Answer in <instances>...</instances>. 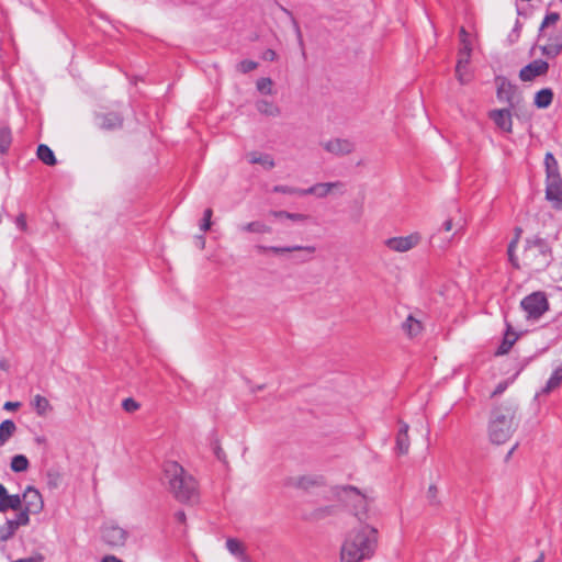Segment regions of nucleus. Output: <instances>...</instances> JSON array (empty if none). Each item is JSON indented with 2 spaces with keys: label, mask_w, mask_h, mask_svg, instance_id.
<instances>
[{
  "label": "nucleus",
  "mask_w": 562,
  "mask_h": 562,
  "mask_svg": "<svg viewBox=\"0 0 562 562\" xmlns=\"http://www.w3.org/2000/svg\"><path fill=\"white\" fill-rule=\"evenodd\" d=\"M122 124V117L116 113H109L101 117L100 126L104 130H113Z\"/></svg>",
  "instance_id": "33"
},
{
  "label": "nucleus",
  "mask_w": 562,
  "mask_h": 562,
  "mask_svg": "<svg viewBox=\"0 0 562 562\" xmlns=\"http://www.w3.org/2000/svg\"><path fill=\"white\" fill-rule=\"evenodd\" d=\"M496 97L498 101L506 103L510 109H515L519 103L516 87L504 78L496 80Z\"/></svg>",
  "instance_id": "9"
},
{
  "label": "nucleus",
  "mask_w": 562,
  "mask_h": 562,
  "mask_svg": "<svg viewBox=\"0 0 562 562\" xmlns=\"http://www.w3.org/2000/svg\"><path fill=\"white\" fill-rule=\"evenodd\" d=\"M520 232H521L520 229H517L516 238L514 240H512L509 246H508V257H509V260L517 268L519 267V265L517 262V258L514 255V251H515V248H516V245H517Z\"/></svg>",
  "instance_id": "44"
},
{
  "label": "nucleus",
  "mask_w": 562,
  "mask_h": 562,
  "mask_svg": "<svg viewBox=\"0 0 562 562\" xmlns=\"http://www.w3.org/2000/svg\"><path fill=\"white\" fill-rule=\"evenodd\" d=\"M396 449L400 454H406L409 449L408 425L403 422H400V427L396 436Z\"/></svg>",
  "instance_id": "20"
},
{
  "label": "nucleus",
  "mask_w": 562,
  "mask_h": 562,
  "mask_svg": "<svg viewBox=\"0 0 562 562\" xmlns=\"http://www.w3.org/2000/svg\"><path fill=\"white\" fill-rule=\"evenodd\" d=\"M257 90L266 95H271L274 93L273 91V82L270 78L262 77L259 78L256 82Z\"/></svg>",
  "instance_id": "36"
},
{
  "label": "nucleus",
  "mask_w": 562,
  "mask_h": 562,
  "mask_svg": "<svg viewBox=\"0 0 562 562\" xmlns=\"http://www.w3.org/2000/svg\"><path fill=\"white\" fill-rule=\"evenodd\" d=\"M334 190H337L340 194H342L344 183L340 181L316 183L307 189H304L302 193H304V195L313 194L317 198H325Z\"/></svg>",
  "instance_id": "14"
},
{
  "label": "nucleus",
  "mask_w": 562,
  "mask_h": 562,
  "mask_svg": "<svg viewBox=\"0 0 562 562\" xmlns=\"http://www.w3.org/2000/svg\"><path fill=\"white\" fill-rule=\"evenodd\" d=\"M13 562H41V558H26V559H19Z\"/></svg>",
  "instance_id": "57"
},
{
  "label": "nucleus",
  "mask_w": 562,
  "mask_h": 562,
  "mask_svg": "<svg viewBox=\"0 0 562 562\" xmlns=\"http://www.w3.org/2000/svg\"><path fill=\"white\" fill-rule=\"evenodd\" d=\"M257 249L260 252H271L273 255H283L288 252L294 251H303L307 255L312 256L316 251V247L312 245L302 246V245H293V246H257Z\"/></svg>",
  "instance_id": "15"
},
{
  "label": "nucleus",
  "mask_w": 562,
  "mask_h": 562,
  "mask_svg": "<svg viewBox=\"0 0 562 562\" xmlns=\"http://www.w3.org/2000/svg\"><path fill=\"white\" fill-rule=\"evenodd\" d=\"M248 160L250 164H259L268 170L272 169L276 165L273 158L268 154L251 153L248 155Z\"/></svg>",
  "instance_id": "29"
},
{
  "label": "nucleus",
  "mask_w": 562,
  "mask_h": 562,
  "mask_svg": "<svg viewBox=\"0 0 562 562\" xmlns=\"http://www.w3.org/2000/svg\"><path fill=\"white\" fill-rule=\"evenodd\" d=\"M10 465L13 472H24L29 468V460L23 454H16L12 458Z\"/></svg>",
  "instance_id": "34"
},
{
  "label": "nucleus",
  "mask_w": 562,
  "mask_h": 562,
  "mask_svg": "<svg viewBox=\"0 0 562 562\" xmlns=\"http://www.w3.org/2000/svg\"><path fill=\"white\" fill-rule=\"evenodd\" d=\"M379 547V530L369 524H360L348 530L340 546V562L371 560Z\"/></svg>",
  "instance_id": "1"
},
{
  "label": "nucleus",
  "mask_w": 562,
  "mask_h": 562,
  "mask_svg": "<svg viewBox=\"0 0 562 562\" xmlns=\"http://www.w3.org/2000/svg\"><path fill=\"white\" fill-rule=\"evenodd\" d=\"M122 406L126 412H134L139 407L138 403L133 398H125Z\"/></svg>",
  "instance_id": "46"
},
{
  "label": "nucleus",
  "mask_w": 562,
  "mask_h": 562,
  "mask_svg": "<svg viewBox=\"0 0 562 562\" xmlns=\"http://www.w3.org/2000/svg\"><path fill=\"white\" fill-rule=\"evenodd\" d=\"M37 157L47 166H54L57 162L54 151L47 145L44 144H41L37 147Z\"/></svg>",
  "instance_id": "30"
},
{
  "label": "nucleus",
  "mask_w": 562,
  "mask_h": 562,
  "mask_svg": "<svg viewBox=\"0 0 562 562\" xmlns=\"http://www.w3.org/2000/svg\"><path fill=\"white\" fill-rule=\"evenodd\" d=\"M225 548L232 557L239 562H252V559L247 552V546L237 538H227Z\"/></svg>",
  "instance_id": "17"
},
{
  "label": "nucleus",
  "mask_w": 562,
  "mask_h": 562,
  "mask_svg": "<svg viewBox=\"0 0 562 562\" xmlns=\"http://www.w3.org/2000/svg\"><path fill=\"white\" fill-rule=\"evenodd\" d=\"M520 306L528 319L537 321L549 310V302L544 292L537 291L525 296Z\"/></svg>",
  "instance_id": "5"
},
{
  "label": "nucleus",
  "mask_w": 562,
  "mask_h": 562,
  "mask_svg": "<svg viewBox=\"0 0 562 562\" xmlns=\"http://www.w3.org/2000/svg\"><path fill=\"white\" fill-rule=\"evenodd\" d=\"M16 426L13 420L5 419L0 424V446H3L15 432Z\"/></svg>",
  "instance_id": "28"
},
{
  "label": "nucleus",
  "mask_w": 562,
  "mask_h": 562,
  "mask_svg": "<svg viewBox=\"0 0 562 562\" xmlns=\"http://www.w3.org/2000/svg\"><path fill=\"white\" fill-rule=\"evenodd\" d=\"M20 508H22V495L7 494L4 501L0 502V513H5L8 509L18 510Z\"/></svg>",
  "instance_id": "26"
},
{
  "label": "nucleus",
  "mask_w": 562,
  "mask_h": 562,
  "mask_svg": "<svg viewBox=\"0 0 562 562\" xmlns=\"http://www.w3.org/2000/svg\"><path fill=\"white\" fill-rule=\"evenodd\" d=\"M432 491H436V487H435V486H430V487H429V492H432Z\"/></svg>",
  "instance_id": "60"
},
{
  "label": "nucleus",
  "mask_w": 562,
  "mask_h": 562,
  "mask_svg": "<svg viewBox=\"0 0 562 562\" xmlns=\"http://www.w3.org/2000/svg\"><path fill=\"white\" fill-rule=\"evenodd\" d=\"M316 481L308 476H302L297 481V486L307 488L310 485L315 484Z\"/></svg>",
  "instance_id": "48"
},
{
  "label": "nucleus",
  "mask_w": 562,
  "mask_h": 562,
  "mask_svg": "<svg viewBox=\"0 0 562 562\" xmlns=\"http://www.w3.org/2000/svg\"><path fill=\"white\" fill-rule=\"evenodd\" d=\"M403 329L407 333L408 336L415 337L422 333L423 326L418 319L414 318L413 316H408L403 323Z\"/></svg>",
  "instance_id": "32"
},
{
  "label": "nucleus",
  "mask_w": 562,
  "mask_h": 562,
  "mask_svg": "<svg viewBox=\"0 0 562 562\" xmlns=\"http://www.w3.org/2000/svg\"><path fill=\"white\" fill-rule=\"evenodd\" d=\"M518 423L516 409L512 405L495 407L490 417L487 432L492 443L503 445L507 442L515 432Z\"/></svg>",
  "instance_id": "3"
},
{
  "label": "nucleus",
  "mask_w": 562,
  "mask_h": 562,
  "mask_svg": "<svg viewBox=\"0 0 562 562\" xmlns=\"http://www.w3.org/2000/svg\"><path fill=\"white\" fill-rule=\"evenodd\" d=\"M127 538V531L114 524L105 525L101 530V539L110 548L123 547Z\"/></svg>",
  "instance_id": "8"
},
{
  "label": "nucleus",
  "mask_w": 562,
  "mask_h": 562,
  "mask_svg": "<svg viewBox=\"0 0 562 562\" xmlns=\"http://www.w3.org/2000/svg\"><path fill=\"white\" fill-rule=\"evenodd\" d=\"M30 405L38 417H47L54 409L49 400L41 394L33 395Z\"/></svg>",
  "instance_id": "19"
},
{
  "label": "nucleus",
  "mask_w": 562,
  "mask_h": 562,
  "mask_svg": "<svg viewBox=\"0 0 562 562\" xmlns=\"http://www.w3.org/2000/svg\"><path fill=\"white\" fill-rule=\"evenodd\" d=\"M176 517L180 522H183L186 520V515L183 512H178Z\"/></svg>",
  "instance_id": "58"
},
{
  "label": "nucleus",
  "mask_w": 562,
  "mask_h": 562,
  "mask_svg": "<svg viewBox=\"0 0 562 562\" xmlns=\"http://www.w3.org/2000/svg\"><path fill=\"white\" fill-rule=\"evenodd\" d=\"M262 59L273 61L277 59V53L273 49H267L262 54Z\"/></svg>",
  "instance_id": "50"
},
{
  "label": "nucleus",
  "mask_w": 562,
  "mask_h": 562,
  "mask_svg": "<svg viewBox=\"0 0 562 562\" xmlns=\"http://www.w3.org/2000/svg\"><path fill=\"white\" fill-rule=\"evenodd\" d=\"M549 70L548 61L543 59H535L519 71V78L521 81H532L537 77L544 76Z\"/></svg>",
  "instance_id": "12"
},
{
  "label": "nucleus",
  "mask_w": 562,
  "mask_h": 562,
  "mask_svg": "<svg viewBox=\"0 0 562 562\" xmlns=\"http://www.w3.org/2000/svg\"><path fill=\"white\" fill-rule=\"evenodd\" d=\"M15 225L22 232H25L27 229L26 217L23 213L16 216Z\"/></svg>",
  "instance_id": "47"
},
{
  "label": "nucleus",
  "mask_w": 562,
  "mask_h": 562,
  "mask_svg": "<svg viewBox=\"0 0 562 562\" xmlns=\"http://www.w3.org/2000/svg\"><path fill=\"white\" fill-rule=\"evenodd\" d=\"M546 198L555 210H562V178L547 181Z\"/></svg>",
  "instance_id": "16"
},
{
  "label": "nucleus",
  "mask_w": 562,
  "mask_h": 562,
  "mask_svg": "<svg viewBox=\"0 0 562 562\" xmlns=\"http://www.w3.org/2000/svg\"><path fill=\"white\" fill-rule=\"evenodd\" d=\"M506 386H507L506 383H499L496 386L495 391L493 392V395L502 394L505 391Z\"/></svg>",
  "instance_id": "54"
},
{
  "label": "nucleus",
  "mask_w": 562,
  "mask_h": 562,
  "mask_svg": "<svg viewBox=\"0 0 562 562\" xmlns=\"http://www.w3.org/2000/svg\"><path fill=\"white\" fill-rule=\"evenodd\" d=\"M560 20V14L557 12L548 13L541 25H540V33H547L546 30L549 29V26L554 25Z\"/></svg>",
  "instance_id": "41"
},
{
  "label": "nucleus",
  "mask_w": 562,
  "mask_h": 562,
  "mask_svg": "<svg viewBox=\"0 0 562 562\" xmlns=\"http://www.w3.org/2000/svg\"><path fill=\"white\" fill-rule=\"evenodd\" d=\"M22 507L32 514H38L42 512L44 501L38 490L33 486H27L25 488L22 494Z\"/></svg>",
  "instance_id": "11"
},
{
  "label": "nucleus",
  "mask_w": 562,
  "mask_h": 562,
  "mask_svg": "<svg viewBox=\"0 0 562 562\" xmlns=\"http://www.w3.org/2000/svg\"><path fill=\"white\" fill-rule=\"evenodd\" d=\"M296 32H297L299 43H300V45H302L303 40H302V35H301V32H300L299 27H296Z\"/></svg>",
  "instance_id": "59"
},
{
  "label": "nucleus",
  "mask_w": 562,
  "mask_h": 562,
  "mask_svg": "<svg viewBox=\"0 0 562 562\" xmlns=\"http://www.w3.org/2000/svg\"><path fill=\"white\" fill-rule=\"evenodd\" d=\"M12 143L11 130L8 126L0 125V154L8 153Z\"/></svg>",
  "instance_id": "31"
},
{
  "label": "nucleus",
  "mask_w": 562,
  "mask_h": 562,
  "mask_svg": "<svg viewBox=\"0 0 562 562\" xmlns=\"http://www.w3.org/2000/svg\"><path fill=\"white\" fill-rule=\"evenodd\" d=\"M553 100V92L549 88L539 90L535 95V105L539 109L548 108Z\"/></svg>",
  "instance_id": "27"
},
{
  "label": "nucleus",
  "mask_w": 562,
  "mask_h": 562,
  "mask_svg": "<svg viewBox=\"0 0 562 562\" xmlns=\"http://www.w3.org/2000/svg\"><path fill=\"white\" fill-rule=\"evenodd\" d=\"M471 54H472V44H464L460 45L459 52H458V60L460 65H469L471 60Z\"/></svg>",
  "instance_id": "38"
},
{
  "label": "nucleus",
  "mask_w": 562,
  "mask_h": 562,
  "mask_svg": "<svg viewBox=\"0 0 562 562\" xmlns=\"http://www.w3.org/2000/svg\"><path fill=\"white\" fill-rule=\"evenodd\" d=\"M270 214L273 217L286 218V220H291L293 222H303V221L306 220V216L304 214H301V213H290L288 211H271Z\"/></svg>",
  "instance_id": "37"
},
{
  "label": "nucleus",
  "mask_w": 562,
  "mask_h": 562,
  "mask_svg": "<svg viewBox=\"0 0 562 562\" xmlns=\"http://www.w3.org/2000/svg\"><path fill=\"white\" fill-rule=\"evenodd\" d=\"M7 494H8L7 488L2 484H0V502L4 501Z\"/></svg>",
  "instance_id": "56"
},
{
  "label": "nucleus",
  "mask_w": 562,
  "mask_h": 562,
  "mask_svg": "<svg viewBox=\"0 0 562 562\" xmlns=\"http://www.w3.org/2000/svg\"><path fill=\"white\" fill-rule=\"evenodd\" d=\"M303 190L304 189H299V188H295V187L283 186V184H278V186H274L272 188V192H274V193L297 194V195H301V196L304 195V193H302Z\"/></svg>",
  "instance_id": "40"
},
{
  "label": "nucleus",
  "mask_w": 562,
  "mask_h": 562,
  "mask_svg": "<svg viewBox=\"0 0 562 562\" xmlns=\"http://www.w3.org/2000/svg\"><path fill=\"white\" fill-rule=\"evenodd\" d=\"M509 106L506 109H494L488 111L487 116L502 133L513 132V114Z\"/></svg>",
  "instance_id": "10"
},
{
  "label": "nucleus",
  "mask_w": 562,
  "mask_h": 562,
  "mask_svg": "<svg viewBox=\"0 0 562 562\" xmlns=\"http://www.w3.org/2000/svg\"><path fill=\"white\" fill-rule=\"evenodd\" d=\"M20 513L16 515L15 519H11L13 524L19 528L21 526H27L30 524V515L31 512H26L25 508H20Z\"/></svg>",
  "instance_id": "42"
},
{
  "label": "nucleus",
  "mask_w": 562,
  "mask_h": 562,
  "mask_svg": "<svg viewBox=\"0 0 562 562\" xmlns=\"http://www.w3.org/2000/svg\"><path fill=\"white\" fill-rule=\"evenodd\" d=\"M442 228L446 231V232H450L452 228H453V222L452 220H446L442 224Z\"/></svg>",
  "instance_id": "53"
},
{
  "label": "nucleus",
  "mask_w": 562,
  "mask_h": 562,
  "mask_svg": "<svg viewBox=\"0 0 562 562\" xmlns=\"http://www.w3.org/2000/svg\"><path fill=\"white\" fill-rule=\"evenodd\" d=\"M522 263L532 271L544 270L552 260L551 248L548 243L539 237L526 240L522 251Z\"/></svg>",
  "instance_id": "4"
},
{
  "label": "nucleus",
  "mask_w": 562,
  "mask_h": 562,
  "mask_svg": "<svg viewBox=\"0 0 562 562\" xmlns=\"http://www.w3.org/2000/svg\"><path fill=\"white\" fill-rule=\"evenodd\" d=\"M517 339L518 335L512 331L510 326L508 325L503 341L496 351V355H506L512 349Z\"/></svg>",
  "instance_id": "23"
},
{
  "label": "nucleus",
  "mask_w": 562,
  "mask_h": 562,
  "mask_svg": "<svg viewBox=\"0 0 562 562\" xmlns=\"http://www.w3.org/2000/svg\"><path fill=\"white\" fill-rule=\"evenodd\" d=\"M256 109L258 110L259 113L267 116L276 117L280 115L279 106L268 100H258L256 102Z\"/></svg>",
  "instance_id": "25"
},
{
  "label": "nucleus",
  "mask_w": 562,
  "mask_h": 562,
  "mask_svg": "<svg viewBox=\"0 0 562 562\" xmlns=\"http://www.w3.org/2000/svg\"><path fill=\"white\" fill-rule=\"evenodd\" d=\"M212 214H213V212H212V210H211V209H206V210L204 211V213H203V220H202V223H201V225H200L201 231L206 232V231H209V229L211 228V224H212V222H211Z\"/></svg>",
  "instance_id": "45"
},
{
  "label": "nucleus",
  "mask_w": 562,
  "mask_h": 562,
  "mask_svg": "<svg viewBox=\"0 0 562 562\" xmlns=\"http://www.w3.org/2000/svg\"><path fill=\"white\" fill-rule=\"evenodd\" d=\"M19 406H20L19 402H7L3 406V408L7 411H13V409H16Z\"/></svg>",
  "instance_id": "52"
},
{
  "label": "nucleus",
  "mask_w": 562,
  "mask_h": 562,
  "mask_svg": "<svg viewBox=\"0 0 562 562\" xmlns=\"http://www.w3.org/2000/svg\"><path fill=\"white\" fill-rule=\"evenodd\" d=\"M339 495L346 502L352 503L355 507L363 508L367 504L366 496L352 486H344L340 488Z\"/></svg>",
  "instance_id": "18"
},
{
  "label": "nucleus",
  "mask_w": 562,
  "mask_h": 562,
  "mask_svg": "<svg viewBox=\"0 0 562 562\" xmlns=\"http://www.w3.org/2000/svg\"><path fill=\"white\" fill-rule=\"evenodd\" d=\"M322 147L335 156H345L353 151L355 144L348 138H333L322 142Z\"/></svg>",
  "instance_id": "13"
},
{
  "label": "nucleus",
  "mask_w": 562,
  "mask_h": 562,
  "mask_svg": "<svg viewBox=\"0 0 562 562\" xmlns=\"http://www.w3.org/2000/svg\"><path fill=\"white\" fill-rule=\"evenodd\" d=\"M519 35H520V24H519V21H516L515 27L513 29L512 33L509 34L510 42L517 41Z\"/></svg>",
  "instance_id": "49"
},
{
  "label": "nucleus",
  "mask_w": 562,
  "mask_h": 562,
  "mask_svg": "<svg viewBox=\"0 0 562 562\" xmlns=\"http://www.w3.org/2000/svg\"><path fill=\"white\" fill-rule=\"evenodd\" d=\"M101 562H123L122 560L117 559L114 555H106L104 557Z\"/></svg>",
  "instance_id": "55"
},
{
  "label": "nucleus",
  "mask_w": 562,
  "mask_h": 562,
  "mask_svg": "<svg viewBox=\"0 0 562 562\" xmlns=\"http://www.w3.org/2000/svg\"><path fill=\"white\" fill-rule=\"evenodd\" d=\"M201 245H202V247L204 246V239L203 238H201Z\"/></svg>",
  "instance_id": "61"
},
{
  "label": "nucleus",
  "mask_w": 562,
  "mask_h": 562,
  "mask_svg": "<svg viewBox=\"0 0 562 562\" xmlns=\"http://www.w3.org/2000/svg\"><path fill=\"white\" fill-rule=\"evenodd\" d=\"M241 232L254 233V234H270L272 228L260 221L249 222L239 227Z\"/></svg>",
  "instance_id": "24"
},
{
  "label": "nucleus",
  "mask_w": 562,
  "mask_h": 562,
  "mask_svg": "<svg viewBox=\"0 0 562 562\" xmlns=\"http://www.w3.org/2000/svg\"><path fill=\"white\" fill-rule=\"evenodd\" d=\"M546 172H547V181L561 179L559 173L558 161L551 153H547L544 157Z\"/></svg>",
  "instance_id": "21"
},
{
  "label": "nucleus",
  "mask_w": 562,
  "mask_h": 562,
  "mask_svg": "<svg viewBox=\"0 0 562 562\" xmlns=\"http://www.w3.org/2000/svg\"><path fill=\"white\" fill-rule=\"evenodd\" d=\"M16 530L18 527L13 524V521L11 519L7 520L5 525L0 528V539L2 541H7L15 533Z\"/></svg>",
  "instance_id": "39"
},
{
  "label": "nucleus",
  "mask_w": 562,
  "mask_h": 562,
  "mask_svg": "<svg viewBox=\"0 0 562 562\" xmlns=\"http://www.w3.org/2000/svg\"><path fill=\"white\" fill-rule=\"evenodd\" d=\"M164 477L170 492L180 502H194L198 498V484L194 477L175 461L164 464Z\"/></svg>",
  "instance_id": "2"
},
{
  "label": "nucleus",
  "mask_w": 562,
  "mask_h": 562,
  "mask_svg": "<svg viewBox=\"0 0 562 562\" xmlns=\"http://www.w3.org/2000/svg\"><path fill=\"white\" fill-rule=\"evenodd\" d=\"M540 38H544L546 43L539 46L543 56L548 59L557 58L562 53V31H550L540 33Z\"/></svg>",
  "instance_id": "6"
},
{
  "label": "nucleus",
  "mask_w": 562,
  "mask_h": 562,
  "mask_svg": "<svg viewBox=\"0 0 562 562\" xmlns=\"http://www.w3.org/2000/svg\"><path fill=\"white\" fill-rule=\"evenodd\" d=\"M472 44L471 41H470V36L468 34V32L464 30V27H461L460 30V45H464V44Z\"/></svg>",
  "instance_id": "51"
},
{
  "label": "nucleus",
  "mask_w": 562,
  "mask_h": 562,
  "mask_svg": "<svg viewBox=\"0 0 562 562\" xmlns=\"http://www.w3.org/2000/svg\"><path fill=\"white\" fill-rule=\"evenodd\" d=\"M562 383V364L553 370L541 393L549 394Z\"/></svg>",
  "instance_id": "22"
},
{
  "label": "nucleus",
  "mask_w": 562,
  "mask_h": 562,
  "mask_svg": "<svg viewBox=\"0 0 562 562\" xmlns=\"http://www.w3.org/2000/svg\"><path fill=\"white\" fill-rule=\"evenodd\" d=\"M469 65H456V76L461 85H467L472 80V74L468 69Z\"/></svg>",
  "instance_id": "35"
},
{
  "label": "nucleus",
  "mask_w": 562,
  "mask_h": 562,
  "mask_svg": "<svg viewBox=\"0 0 562 562\" xmlns=\"http://www.w3.org/2000/svg\"><path fill=\"white\" fill-rule=\"evenodd\" d=\"M237 67L240 72L247 74V72L255 70L258 67V63H256L254 60L245 59V60H241Z\"/></svg>",
  "instance_id": "43"
},
{
  "label": "nucleus",
  "mask_w": 562,
  "mask_h": 562,
  "mask_svg": "<svg viewBox=\"0 0 562 562\" xmlns=\"http://www.w3.org/2000/svg\"><path fill=\"white\" fill-rule=\"evenodd\" d=\"M422 241V235L418 232L406 236H396L385 239L384 245L395 252H407L417 247Z\"/></svg>",
  "instance_id": "7"
}]
</instances>
